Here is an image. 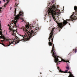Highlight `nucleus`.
Listing matches in <instances>:
<instances>
[{
  "instance_id": "nucleus-1",
  "label": "nucleus",
  "mask_w": 77,
  "mask_h": 77,
  "mask_svg": "<svg viewBox=\"0 0 77 77\" xmlns=\"http://www.w3.org/2000/svg\"><path fill=\"white\" fill-rule=\"evenodd\" d=\"M12 23H11V24H8V26H9V29H11L10 31L12 33V35L15 36L14 40L16 42H15L13 40H11V39H9L8 38H6L5 37H3V40H1L2 42H5L6 41H9V45H5L3 43H1L2 45L4 46L5 47H8L11 45V44H18L19 43L20 41H22V42H24V41H27L28 40H29L31 38H32L33 36L36 35L37 34V32L38 30V27H36L35 29L33 30H32V28H33V26H30L29 23H26V25L25 26V27H24V26H23L22 28L21 29L22 30H23V31L25 32V35H20V36L19 37L17 36H16V34L15 33V30L12 29H11V24Z\"/></svg>"
},
{
  "instance_id": "nucleus-3",
  "label": "nucleus",
  "mask_w": 77,
  "mask_h": 77,
  "mask_svg": "<svg viewBox=\"0 0 77 77\" xmlns=\"http://www.w3.org/2000/svg\"><path fill=\"white\" fill-rule=\"evenodd\" d=\"M49 11L48 15H52L53 18L55 21L56 20V18L54 17L55 16V15H58L59 14H60L59 12V10L56 8V6L54 5H53L52 6L50 7V10H48Z\"/></svg>"
},
{
  "instance_id": "nucleus-2",
  "label": "nucleus",
  "mask_w": 77,
  "mask_h": 77,
  "mask_svg": "<svg viewBox=\"0 0 77 77\" xmlns=\"http://www.w3.org/2000/svg\"><path fill=\"white\" fill-rule=\"evenodd\" d=\"M54 32V30H52L50 34V35L48 38L49 42L48 45L49 46H51L52 47V50L51 52V53H52V56L54 58V62L55 63H57V65H58L60 64V63H59V62H66V61L62 59V58H60L61 61H59V60L58 59L59 57L56 54V53L55 51V48H54V45L53 44V38H54V36L53 35V32Z\"/></svg>"
},
{
  "instance_id": "nucleus-25",
  "label": "nucleus",
  "mask_w": 77,
  "mask_h": 77,
  "mask_svg": "<svg viewBox=\"0 0 77 77\" xmlns=\"http://www.w3.org/2000/svg\"><path fill=\"white\" fill-rule=\"evenodd\" d=\"M69 25H70V23H69Z\"/></svg>"
},
{
  "instance_id": "nucleus-11",
  "label": "nucleus",
  "mask_w": 77,
  "mask_h": 77,
  "mask_svg": "<svg viewBox=\"0 0 77 77\" xmlns=\"http://www.w3.org/2000/svg\"><path fill=\"white\" fill-rule=\"evenodd\" d=\"M9 2V1L7 2V3H6L5 4V5H4V7H6V5H8V3Z\"/></svg>"
},
{
  "instance_id": "nucleus-8",
  "label": "nucleus",
  "mask_w": 77,
  "mask_h": 77,
  "mask_svg": "<svg viewBox=\"0 0 77 77\" xmlns=\"http://www.w3.org/2000/svg\"><path fill=\"white\" fill-rule=\"evenodd\" d=\"M3 38V34H2V32L0 31V38Z\"/></svg>"
},
{
  "instance_id": "nucleus-16",
  "label": "nucleus",
  "mask_w": 77,
  "mask_h": 77,
  "mask_svg": "<svg viewBox=\"0 0 77 77\" xmlns=\"http://www.w3.org/2000/svg\"><path fill=\"white\" fill-rule=\"evenodd\" d=\"M1 24H2V22H0V30H2V29H1Z\"/></svg>"
},
{
  "instance_id": "nucleus-21",
  "label": "nucleus",
  "mask_w": 77,
  "mask_h": 77,
  "mask_svg": "<svg viewBox=\"0 0 77 77\" xmlns=\"http://www.w3.org/2000/svg\"><path fill=\"white\" fill-rule=\"evenodd\" d=\"M1 3V1H0V4Z\"/></svg>"
},
{
  "instance_id": "nucleus-14",
  "label": "nucleus",
  "mask_w": 77,
  "mask_h": 77,
  "mask_svg": "<svg viewBox=\"0 0 77 77\" xmlns=\"http://www.w3.org/2000/svg\"><path fill=\"white\" fill-rule=\"evenodd\" d=\"M66 69H67L69 70V66L66 67Z\"/></svg>"
},
{
  "instance_id": "nucleus-6",
  "label": "nucleus",
  "mask_w": 77,
  "mask_h": 77,
  "mask_svg": "<svg viewBox=\"0 0 77 77\" xmlns=\"http://www.w3.org/2000/svg\"><path fill=\"white\" fill-rule=\"evenodd\" d=\"M67 23H68V22L66 21V20H64L63 21V24L62 23H60L58 24V28H59L58 30H59V32L60 31V29H62V27H63V26H65V25H66Z\"/></svg>"
},
{
  "instance_id": "nucleus-7",
  "label": "nucleus",
  "mask_w": 77,
  "mask_h": 77,
  "mask_svg": "<svg viewBox=\"0 0 77 77\" xmlns=\"http://www.w3.org/2000/svg\"><path fill=\"white\" fill-rule=\"evenodd\" d=\"M68 73H69L70 75L68 77H74L72 74L71 73V72H67Z\"/></svg>"
},
{
  "instance_id": "nucleus-22",
  "label": "nucleus",
  "mask_w": 77,
  "mask_h": 77,
  "mask_svg": "<svg viewBox=\"0 0 77 77\" xmlns=\"http://www.w3.org/2000/svg\"><path fill=\"white\" fill-rule=\"evenodd\" d=\"M15 5H17V3H15Z\"/></svg>"
},
{
  "instance_id": "nucleus-4",
  "label": "nucleus",
  "mask_w": 77,
  "mask_h": 77,
  "mask_svg": "<svg viewBox=\"0 0 77 77\" xmlns=\"http://www.w3.org/2000/svg\"><path fill=\"white\" fill-rule=\"evenodd\" d=\"M24 13H23L22 12H19V14L17 15L14 18V20L15 21V23H14V26H13L12 27L13 28H14V27H15L16 28V27H17L18 26H17V25H16V23H17V21H18V20H19L20 18V16H21L23 17V14Z\"/></svg>"
},
{
  "instance_id": "nucleus-12",
  "label": "nucleus",
  "mask_w": 77,
  "mask_h": 77,
  "mask_svg": "<svg viewBox=\"0 0 77 77\" xmlns=\"http://www.w3.org/2000/svg\"><path fill=\"white\" fill-rule=\"evenodd\" d=\"M73 51L75 53H76L77 52V49H73Z\"/></svg>"
},
{
  "instance_id": "nucleus-23",
  "label": "nucleus",
  "mask_w": 77,
  "mask_h": 77,
  "mask_svg": "<svg viewBox=\"0 0 77 77\" xmlns=\"http://www.w3.org/2000/svg\"><path fill=\"white\" fill-rule=\"evenodd\" d=\"M15 32H17V30H16V31H15Z\"/></svg>"
},
{
  "instance_id": "nucleus-24",
  "label": "nucleus",
  "mask_w": 77,
  "mask_h": 77,
  "mask_svg": "<svg viewBox=\"0 0 77 77\" xmlns=\"http://www.w3.org/2000/svg\"><path fill=\"white\" fill-rule=\"evenodd\" d=\"M63 21H64V19H63Z\"/></svg>"
},
{
  "instance_id": "nucleus-15",
  "label": "nucleus",
  "mask_w": 77,
  "mask_h": 77,
  "mask_svg": "<svg viewBox=\"0 0 77 77\" xmlns=\"http://www.w3.org/2000/svg\"><path fill=\"white\" fill-rule=\"evenodd\" d=\"M42 73L41 72L40 73V74L39 75V77H42V75H41Z\"/></svg>"
},
{
  "instance_id": "nucleus-13",
  "label": "nucleus",
  "mask_w": 77,
  "mask_h": 77,
  "mask_svg": "<svg viewBox=\"0 0 77 77\" xmlns=\"http://www.w3.org/2000/svg\"><path fill=\"white\" fill-rule=\"evenodd\" d=\"M63 72L64 73H67V72H68V70H66L65 72Z\"/></svg>"
},
{
  "instance_id": "nucleus-19",
  "label": "nucleus",
  "mask_w": 77,
  "mask_h": 77,
  "mask_svg": "<svg viewBox=\"0 0 77 77\" xmlns=\"http://www.w3.org/2000/svg\"><path fill=\"white\" fill-rule=\"evenodd\" d=\"M66 62H68V63H69V61H66Z\"/></svg>"
},
{
  "instance_id": "nucleus-9",
  "label": "nucleus",
  "mask_w": 77,
  "mask_h": 77,
  "mask_svg": "<svg viewBox=\"0 0 77 77\" xmlns=\"http://www.w3.org/2000/svg\"><path fill=\"white\" fill-rule=\"evenodd\" d=\"M14 16H16V14H17V8H16L15 9V11H14Z\"/></svg>"
},
{
  "instance_id": "nucleus-5",
  "label": "nucleus",
  "mask_w": 77,
  "mask_h": 77,
  "mask_svg": "<svg viewBox=\"0 0 77 77\" xmlns=\"http://www.w3.org/2000/svg\"><path fill=\"white\" fill-rule=\"evenodd\" d=\"M74 10L75 11V16L74 17H72V16H73V15H74V13H75V12H73V14L72 15H71V16L70 17V19H66V21H68H68H74V20H76L77 19V17H76V15H77V6H75L74 7Z\"/></svg>"
},
{
  "instance_id": "nucleus-10",
  "label": "nucleus",
  "mask_w": 77,
  "mask_h": 77,
  "mask_svg": "<svg viewBox=\"0 0 77 77\" xmlns=\"http://www.w3.org/2000/svg\"><path fill=\"white\" fill-rule=\"evenodd\" d=\"M57 68H58L60 72H61V73L63 72V71L61 70V69H60V68H59V67H58Z\"/></svg>"
},
{
  "instance_id": "nucleus-18",
  "label": "nucleus",
  "mask_w": 77,
  "mask_h": 77,
  "mask_svg": "<svg viewBox=\"0 0 77 77\" xmlns=\"http://www.w3.org/2000/svg\"><path fill=\"white\" fill-rule=\"evenodd\" d=\"M0 12H2V8L1 7L0 8Z\"/></svg>"
},
{
  "instance_id": "nucleus-26",
  "label": "nucleus",
  "mask_w": 77,
  "mask_h": 77,
  "mask_svg": "<svg viewBox=\"0 0 77 77\" xmlns=\"http://www.w3.org/2000/svg\"><path fill=\"white\" fill-rule=\"evenodd\" d=\"M17 0H15V1H17Z\"/></svg>"
},
{
  "instance_id": "nucleus-20",
  "label": "nucleus",
  "mask_w": 77,
  "mask_h": 77,
  "mask_svg": "<svg viewBox=\"0 0 77 77\" xmlns=\"http://www.w3.org/2000/svg\"><path fill=\"white\" fill-rule=\"evenodd\" d=\"M7 0V1H8L9 0ZM3 1L4 2H5V0H3Z\"/></svg>"
},
{
  "instance_id": "nucleus-17",
  "label": "nucleus",
  "mask_w": 77,
  "mask_h": 77,
  "mask_svg": "<svg viewBox=\"0 0 77 77\" xmlns=\"http://www.w3.org/2000/svg\"><path fill=\"white\" fill-rule=\"evenodd\" d=\"M21 20H22V21H21V22H23L24 21V18H22L21 19Z\"/></svg>"
},
{
  "instance_id": "nucleus-27",
  "label": "nucleus",
  "mask_w": 77,
  "mask_h": 77,
  "mask_svg": "<svg viewBox=\"0 0 77 77\" xmlns=\"http://www.w3.org/2000/svg\"><path fill=\"white\" fill-rule=\"evenodd\" d=\"M52 2V3H53V2Z\"/></svg>"
}]
</instances>
